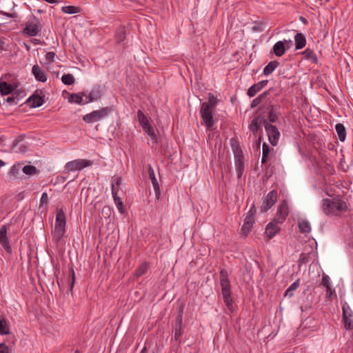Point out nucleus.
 I'll list each match as a JSON object with an SVG mask.
<instances>
[{"label": "nucleus", "instance_id": "4", "mask_svg": "<svg viewBox=\"0 0 353 353\" xmlns=\"http://www.w3.org/2000/svg\"><path fill=\"white\" fill-rule=\"evenodd\" d=\"M234 157L237 178H241L244 171V157L241 146L236 139L232 138L230 141Z\"/></svg>", "mask_w": 353, "mask_h": 353}, {"label": "nucleus", "instance_id": "2", "mask_svg": "<svg viewBox=\"0 0 353 353\" xmlns=\"http://www.w3.org/2000/svg\"><path fill=\"white\" fill-rule=\"evenodd\" d=\"M220 285L221 287V294L223 296V302L225 304L228 310L233 313L234 311V301L232 297L231 285L230 281L228 279V272L227 270L222 268L220 270Z\"/></svg>", "mask_w": 353, "mask_h": 353}, {"label": "nucleus", "instance_id": "12", "mask_svg": "<svg viewBox=\"0 0 353 353\" xmlns=\"http://www.w3.org/2000/svg\"><path fill=\"white\" fill-rule=\"evenodd\" d=\"M343 310V321L344 327L346 330L353 329V313L347 303H345L342 307Z\"/></svg>", "mask_w": 353, "mask_h": 353}, {"label": "nucleus", "instance_id": "3", "mask_svg": "<svg viewBox=\"0 0 353 353\" xmlns=\"http://www.w3.org/2000/svg\"><path fill=\"white\" fill-rule=\"evenodd\" d=\"M322 210L326 215H338L345 212L348 208L346 202L336 196L332 199H324L322 201Z\"/></svg>", "mask_w": 353, "mask_h": 353}, {"label": "nucleus", "instance_id": "5", "mask_svg": "<svg viewBox=\"0 0 353 353\" xmlns=\"http://www.w3.org/2000/svg\"><path fill=\"white\" fill-rule=\"evenodd\" d=\"M65 213L63 210H60L57 213L54 229L52 231L53 238L57 244L63 239L65 233Z\"/></svg>", "mask_w": 353, "mask_h": 353}, {"label": "nucleus", "instance_id": "27", "mask_svg": "<svg viewBox=\"0 0 353 353\" xmlns=\"http://www.w3.org/2000/svg\"><path fill=\"white\" fill-rule=\"evenodd\" d=\"M298 225L301 233H310L311 232V226L310 222L307 220H299Z\"/></svg>", "mask_w": 353, "mask_h": 353}, {"label": "nucleus", "instance_id": "49", "mask_svg": "<svg viewBox=\"0 0 353 353\" xmlns=\"http://www.w3.org/2000/svg\"><path fill=\"white\" fill-rule=\"evenodd\" d=\"M299 282H300V279H298L293 283H292L288 288V292H292V291L296 290L299 286Z\"/></svg>", "mask_w": 353, "mask_h": 353}, {"label": "nucleus", "instance_id": "50", "mask_svg": "<svg viewBox=\"0 0 353 353\" xmlns=\"http://www.w3.org/2000/svg\"><path fill=\"white\" fill-rule=\"evenodd\" d=\"M321 284L325 286V288H327V286H331L330 285V277L326 275V274H324L322 277V281H321Z\"/></svg>", "mask_w": 353, "mask_h": 353}, {"label": "nucleus", "instance_id": "24", "mask_svg": "<svg viewBox=\"0 0 353 353\" xmlns=\"http://www.w3.org/2000/svg\"><path fill=\"white\" fill-rule=\"evenodd\" d=\"M10 333L8 321L3 315L0 314V334L8 335Z\"/></svg>", "mask_w": 353, "mask_h": 353}, {"label": "nucleus", "instance_id": "6", "mask_svg": "<svg viewBox=\"0 0 353 353\" xmlns=\"http://www.w3.org/2000/svg\"><path fill=\"white\" fill-rule=\"evenodd\" d=\"M112 112L110 107L101 108L99 110H94L83 117V120L87 123H92L99 121L107 117Z\"/></svg>", "mask_w": 353, "mask_h": 353}, {"label": "nucleus", "instance_id": "36", "mask_svg": "<svg viewBox=\"0 0 353 353\" xmlns=\"http://www.w3.org/2000/svg\"><path fill=\"white\" fill-rule=\"evenodd\" d=\"M81 9L79 7L74 6H66L61 8V11L67 14H77L81 12Z\"/></svg>", "mask_w": 353, "mask_h": 353}, {"label": "nucleus", "instance_id": "40", "mask_svg": "<svg viewBox=\"0 0 353 353\" xmlns=\"http://www.w3.org/2000/svg\"><path fill=\"white\" fill-rule=\"evenodd\" d=\"M69 282H70V291L71 293H72L73 287L75 283V273L74 270L73 269V267L72 266L70 268V278H69Z\"/></svg>", "mask_w": 353, "mask_h": 353}, {"label": "nucleus", "instance_id": "14", "mask_svg": "<svg viewBox=\"0 0 353 353\" xmlns=\"http://www.w3.org/2000/svg\"><path fill=\"white\" fill-rule=\"evenodd\" d=\"M279 223L276 219H274L266 225L265 234L268 237V241L272 239L281 230L278 226Z\"/></svg>", "mask_w": 353, "mask_h": 353}, {"label": "nucleus", "instance_id": "7", "mask_svg": "<svg viewBox=\"0 0 353 353\" xmlns=\"http://www.w3.org/2000/svg\"><path fill=\"white\" fill-rule=\"evenodd\" d=\"M42 30V25L36 17H33V21H28L23 30V33L28 37L37 36Z\"/></svg>", "mask_w": 353, "mask_h": 353}, {"label": "nucleus", "instance_id": "34", "mask_svg": "<svg viewBox=\"0 0 353 353\" xmlns=\"http://www.w3.org/2000/svg\"><path fill=\"white\" fill-rule=\"evenodd\" d=\"M102 96L101 92L99 89H93L90 92V100L85 101V103H91L101 99Z\"/></svg>", "mask_w": 353, "mask_h": 353}, {"label": "nucleus", "instance_id": "11", "mask_svg": "<svg viewBox=\"0 0 353 353\" xmlns=\"http://www.w3.org/2000/svg\"><path fill=\"white\" fill-rule=\"evenodd\" d=\"M265 123H268L266 121L265 117L262 114H257L249 125V129L256 136L259 131L262 132L261 126L262 125L265 126Z\"/></svg>", "mask_w": 353, "mask_h": 353}, {"label": "nucleus", "instance_id": "61", "mask_svg": "<svg viewBox=\"0 0 353 353\" xmlns=\"http://www.w3.org/2000/svg\"><path fill=\"white\" fill-rule=\"evenodd\" d=\"M262 141V137L260 135L258 139L256 140L254 144V147H256V148H260V145H261V142Z\"/></svg>", "mask_w": 353, "mask_h": 353}, {"label": "nucleus", "instance_id": "30", "mask_svg": "<svg viewBox=\"0 0 353 353\" xmlns=\"http://www.w3.org/2000/svg\"><path fill=\"white\" fill-rule=\"evenodd\" d=\"M149 266V263L147 262L141 263L134 271V276L139 278L145 274L147 272Z\"/></svg>", "mask_w": 353, "mask_h": 353}, {"label": "nucleus", "instance_id": "57", "mask_svg": "<svg viewBox=\"0 0 353 353\" xmlns=\"http://www.w3.org/2000/svg\"><path fill=\"white\" fill-rule=\"evenodd\" d=\"M256 212V209L255 207V204L253 203L251 206L249 212H248L247 215L254 216Z\"/></svg>", "mask_w": 353, "mask_h": 353}, {"label": "nucleus", "instance_id": "38", "mask_svg": "<svg viewBox=\"0 0 353 353\" xmlns=\"http://www.w3.org/2000/svg\"><path fill=\"white\" fill-rule=\"evenodd\" d=\"M22 171L27 175H32L39 172L36 167L32 165H25L23 168Z\"/></svg>", "mask_w": 353, "mask_h": 353}, {"label": "nucleus", "instance_id": "25", "mask_svg": "<svg viewBox=\"0 0 353 353\" xmlns=\"http://www.w3.org/2000/svg\"><path fill=\"white\" fill-rule=\"evenodd\" d=\"M272 90V88H270L268 90L265 91L262 94H259L256 98L254 99L251 102L250 108H254L261 103L265 99H267Z\"/></svg>", "mask_w": 353, "mask_h": 353}, {"label": "nucleus", "instance_id": "19", "mask_svg": "<svg viewBox=\"0 0 353 353\" xmlns=\"http://www.w3.org/2000/svg\"><path fill=\"white\" fill-rule=\"evenodd\" d=\"M288 215V205L286 201H283L276 213L277 221L283 223Z\"/></svg>", "mask_w": 353, "mask_h": 353}, {"label": "nucleus", "instance_id": "35", "mask_svg": "<svg viewBox=\"0 0 353 353\" xmlns=\"http://www.w3.org/2000/svg\"><path fill=\"white\" fill-rule=\"evenodd\" d=\"M137 119L142 128L150 123L148 117L141 110H139L137 112Z\"/></svg>", "mask_w": 353, "mask_h": 353}, {"label": "nucleus", "instance_id": "20", "mask_svg": "<svg viewBox=\"0 0 353 353\" xmlns=\"http://www.w3.org/2000/svg\"><path fill=\"white\" fill-rule=\"evenodd\" d=\"M32 73L37 81L43 83L47 81V77L44 71L41 69L39 65L35 64L33 65L32 68Z\"/></svg>", "mask_w": 353, "mask_h": 353}, {"label": "nucleus", "instance_id": "52", "mask_svg": "<svg viewBox=\"0 0 353 353\" xmlns=\"http://www.w3.org/2000/svg\"><path fill=\"white\" fill-rule=\"evenodd\" d=\"M49 201L48 196L46 192H43L41 195V198L40 199V205H43V204H47Z\"/></svg>", "mask_w": 353, "mask_h": 353}, {"label": "nucleus", "instance_id": "29", "mask_svg": "<svg viewBox=\"0 0 353 353\" xmlns=\"http://www.w3.org/2000/svg\"><path fill=\"white\" fill-rule=\"evenodd\" d=\"M83 94L82 92L71 94L68 98V101L75 103L79 105L85 104L83 99Z\"/></svg>", "mask_w": 353, "mask_h": 353}, {"label": "nucleus", "instance_id": "26", "mask_svg": "<svg viewBox=\"0 0 353 353\" xmlns=\"http://www.w3.org/2000/svg\"><path fill=\"white\" fill-rule=\"evenodd\" d=\"M302 54H303V57L306 60L310 61L313 63H318L317 57H316V54L314 53V52L313 51V50H312V49H310L309 48H307L302 52Z\"/></svg>", "mask_w": 353, "mask_h": 353}, {"label": "nucleus", "instance_id": "28", "mask_svg": "<svg viewBox=\"0 0 353 353\" xmlns=\"http://www.w3.org/2000/svg\"><path fill=\"white\" fill-rule=\"evenodd\" d=\"M335 130L336 131L339 139L343 142L346 138V129L343 123H337L335 125Z\"/></svg>", "mask_w": 353, "mask_h": 353}, {"label": "nucleus", "instance_id": "22", "mask_svg": "<svg viewBox=\"0 0 353 353\" xmlns=\"http://www.w3.org/2000/svg\"><path fill=\"white\" fill-rule=\"evenodd\" d=\"M288 50L285 48V46L284 44V41H277L272 48V52L276 56V57H281Z\"/></svg>", "mask_w": 353, "mask_h": 353}, {"label": "nucleus", "instance_id": "39", "mask_svg": "<svg viewBox=\"0 0 353 353\" xmlns=\"http://www.w3.org/2000/svg\"><path fill=\"white\" fill-rule=\"evenodd\" d=\"M260 91H261V90L259 89V88L258 87L256 83H254V85H252L251 87H250L248 88V90L247 91V94L250 97H253L256 94V93H258Z\"/></svg>", "mask_w": 353, "mask_h": 353}, {"label": "nucleus", "instance_id": "45", "mask_svg": "<svg viewBox=\"0 0 353 353\" xmlns=\"http://www.w3.org/2000/svg\"><path fill=\"white\" fill-rule=\"evenodd\" d=\"M3 103H8L10 105H17L19 103L17 101V97L14 96L12 94V96L8 97L6 99H4Z\"/></svg>", "mask_w": 353, "mask_h": 353}, {"label": "nucleus", "instance_id": "48", "mask_svg": "<svg viewBox=\"0 0 353 353\" xmlns=\"http://www.w3.org/2000/svg\"><path fill=\"white\" fill-rule=\"evenodd\" d=\"M7 238V228L6 225H4L0 228V241Z\"/></svg>", "mask_w": 353, "mask_h": 353}, {"label": "nucleus", "instance_id": "46", "mask_svg": "<svg viewBox=\"0 0 353 353\" xmlns=\"http://www.w3.org/2000/svg\"><path fill=\"white\" fill-rule=\"evenodd\" d=\"M252 30L254 32H263V23L261 22H254V25L252 26Z\"/></svg>", "mask_w": 353, "mask_h": 353}, {"label": "nucleus", "instance_id": "47", "mask_svg": "<svg viewBox=\"0 0 353 353\" xmlns=\"http://www.w3.org/2000/svg\"><path fill=\"white\" fill-rule=\"evenodd\" d=\"M117 40L118 42H121L125 39V32L124 30L117 31L116 34Z\"/></svg>", "mask_w": 353, "mask_h": 353}, {"label": "nucleus", "instance_id": "41", "mask_svg": "<svg viewBox=\"0 0 353 353\" xmlns=\"http://www.w3.org/2000/svg\"><path fill=\"white\" fill-rule=\"evenodd\" d=\"M310 260V254L302 253L299 259V265L301 266L303 264H306Z\"/></svg>", "mask_w": 353, "mask_h": 353}, {"label": "nucleus", "instance_id": "18", "mask_svg": "<svg viewBox=\"0 0 353 353\" xmlns=\"http://www.w3.org/2000/svg\"><path fill=\"white\" fill-rule=\"evenodd\" d=\"M279 108V105H273L269 103L266 106V110L268 111V116L266 121L270 123H276L279 121V116L276 114V110Z\"/></svg>", "mask_w": 353, "mask_h": 353}, {"label": "nucleus", "instance_id": "33", "mask_svg": "<svg viewBox=\"0 0 353 353\" xmlns=\"http://www.w3.org/2000/svg\"><path fill=\"white\" fill-rule=\"evenodd\" d=\"M143 131L150 137L151 139L153 141L154 143H157V137L154 132V130L152 125L149 123L146 126H144L143 128Z\"/></svg>", "mask_w": 353, "mask_h": 353}, {"label": "nucleus", "instance_id": "16", "mask_svg": "<svg viewBox=\"0 0 353 353\" xmlns=\"http://www.w3.org/2000/svg\"><path fill=\"white\" fill-rule=\"evenodd\" d=\"M44 96H41L39 94H32L25 102L30 108H39L41 106L45 101L43 99Z\"/></svg>", "mask_w": 353, "mask_h": 353}, {"label": "nucleus", "instance_id": "17", "mask_svg": "<svg viewBox=\"0 0 353 353\" xmlns=\"http://www.w3.org/2000/svg\"><path fill=\"white\" fill-rule=\"evenodd\" d=\"M17 85L16 83L10 84L6 81H3V77L0 80V94L2 96L8 95L12 94V92L17 89Z\"/></svg>", "mask_w": 353, "mask_h": 353}, {"label": "nucleus", "instance_id": "59", "mask_svg": "<svg viewBox=\"0 0 353 353\" xmlns=\"http://www.w3.org/2000/svg\"><path fill=\"white\" fill-rule=\"evenodd\" d=\"M4 38H0V50L1 51H6L7 50L6 48V44L4 41Z\"/></svg>", "mask_w": 353, "mask_h": 353}, {"label": "nucleus", "instance_id": "1", "mask_svg": "<svg viewBox=\"0 0 353 353\" xmlns=\"http://www.w3.org/2000/svg\"><path fill=\"white\" fill-rule=\"evenodd\" d=\"M218 103L217 98L211 92L208 94V102L201 103L200 114L204 124L210 130H214L216 120L213 117V112Z\"/></svg>", "mask_w": 353, "mask_h": 353}, {"label": "nucleus", "instance_id": "62", "mask_svg": "<svg viewBox=\"0 0 353 353\" xmlns=\"http://www.w3.org/2000/svg\"><path fill=\"white\" fill-rule=\"evenodd\" d=\"M332 295V291L331 286H327L326 288V296L327 298L330 299Z\"/></svg>", "mask_w": 353, "mask_h": 353}, {"label": "nucleus", "instance_id": "23", "mask_svg": "<svg viewBox=\"0 0 353 353\" xmlns=\"http://www.w3.org/2000/svg\"><path fill=\"white\" fill-rule=\"evenodd\" d=\"M295 48L300 50L303 48L306 45V38L302 33H296L294 36Z\"/></svg>", "mask_w": 353, "mask_h": 353}, {"label": "nucleus", "instance_id": "63", "mask_svg": "<svg viewBox=\"0 0 353 353\" xmlns=\"http://www.w3.org/2000/svg\"><path fill=\"white\" fill-rule=\"evenodd\" d=\"M283 41H284V44H285V48L287 49H289L291 47V46L292 45V41L290 39H289V40H285V39Z\"/></svg>", "mask_w": 353, "mask_h": 353}, {"label": "nucleus", "instance_id": "43", "mask_svg": "<svg viewBox=\"0 0 353 353\" xmlns=\"http://www.w3.org/2000/svg\"><path fill=\"white\" fill-rule=\"evenodd\" d=\"M19 170H20V165H14L13 166H12V168L9 172V174L14 176V178H17L18 175L19 174Z\"/></svg>", "mask_w": 353, "mask_h": 353}, {"label": "nucleus", "instance_id": "21", "mask_svg": "<svg viewBox=\"0 0 353 353\" xmlns=\"http://www.w3.org/2000/svg\"><path fill=\"white\" fill-rule=\"evenodd\" d=\"M254 223V216L247 215L245 219L244 223L241 228V231L243 233H249L252 230Z\"/></svg>", "mask_w": 353, "mask_h": 353}, {"label": "nucleus", "instance_id": "15", "mask_svg": "<svg viewBox=\"0 0 353 353\" xmlns=\"http://www.w3.org/2000/svg\"><path fill=\"white\" fill-rule=\"evenodd\" d=\"M148 176L149 179L151 180L154 192H155V196L157 199H159L161 194V190L160 187L159 185V183L157 181V179L155 176L154 171L150 164L148 165Z\"/></svg>", "mask_w": 353, "mask_h": 353}, {"label": "nucleus", "instance_id": "51", "mask_svg": "<svg viewBox=\"0 0 353 353\" xmlns=\"http://www.w3.org/2000/svg\"><path fill=\"white\" fill-rule=\"evenodd\" d=\"M102 214L109 218L111 214V208L108 205L104 206L102 209Z\"/></svg>", "mask_w": 353, "mask_h": 353}, {"label": "nucleus", "instance_id": "42", "mask_svg": "<svg viewBox=\"0 0 353 353\" xmlns=\"http://www.w3.org/2000/svg\"><path fill=\"white\" fill-rule=\"evenodd\" d=\"M0 243L8 253L10 254L12 252V248L10 246L8 238L1 240Z\"/></svg>", "mask_w": 353, "mask_h": 353}, {"label": "nucleus", "instance_id": "8", "mask_svg": "<svg viewBox=\"0 0 353 353\" xmlns=\"http://www.w3.org/2000/svg\"><path fill=\"white\" fill-rule=\"evenodd\" d=\"M278 193L276 190L269 192L263 198L262 204L260 207V211L262 213L268 212L276 203L277 200Z\"/></svg>", "mask_w": 353, "mask_h": 353}, {"label": "nucleus", "instance_id": "32", "mask_svg": "<svg viewBox=\"0 0 353 353\" xmlns=\"http://www.w3.org/2000/svg\"><path fill=\"white\" fill-rule=\"evenodd\" d=\"M113 199H114V202L115 203V205H117V208L119 210V212L123 214L125 212V208H124V205L123 203V201L121 199V197L119 196V195H117V194L116 192H113Z\"/></svg>", "mask_w": 353, "mask_h": 353}, {"label": "nucleus", "instance_id": "44", "mask_svg": "<svg viewBox=\"0 0 353 353\" xmlns=\"http://www.w3.org/2000/svg\"><path fill=\"white\" fill-rule=\"evenodd\" d=\"M12 94L17 97V101L19 103L20 100L26 96V92L23 90H15Z\"/></svg>", "mask_w": 353, "mask_h": 353}, {"label": "nucleus", "instance_id": "58", "mask_svg": "<svg viewBox=\"0 0 353 353\" xmlns=\"http://www.w3.org/2000/svg\"><path fill=\"white\" fill-rule=\"evenodd\" d=\"M268 83V80H263L258 83H256V85L259 88V89L261 90L263 88H265L267 84Z\"/></svg>", "mask_w": 353, "mask_h": 353}, {"label": "nucleus", "instance_id": "64", "mask_svg": "<svg viewBox=\"0 0 353 353\" xmlns=\"http://www.w3.org/2000/svg\"><path fill=\"white\" fill-rule=\"evenodd\" d=\"M115 184V185L119 187L121 183V177H117L112 181Z\"/></svg>", "mask_w": 353, "mask_h": 353}, {"label": "nucleus", "instance_id": "10", "mask_svg": "<svg viewBox=\"0 0 353 353\" xmlns=\"http://www.w3.org/2000/svg\"><path fill=\"white\" fill-rule=\"evenodd\" d=\"M265 130L267 132L270 144L273 146L277 145L280 138V132L276 126L270 123L269 122L265 123Z\"/></svg>", "mask_w": 353, "mask_h": 353}, {"label": "nucleus", "instance_id": "31", "mask_svg": "<svg viewBox=\"0 0 353 353\" xmlns=\"http://www.w3.org/2000/svg\"><path fill=\"white\" fill-rule=\"evenodd\" d=\"M279 65L277 61H270L263 69V74L268 76Z\"/></svg>", "mask_w": 353, "mask_h": 353}, {"label": "nucleus", "instance_id": "9", "mask_svg": "<svg viewBox=\"0 0 353 353\" xmlns=\"http://www.w3.org/2000/svg\"><path fill=\"white\" fill-rule=\"evenodd\" d=\"M93 162L87 159H77L70 161L65 166V171L69 172L70 171L81 170L84 168L92 165Z\"/></svg>", "mask_w": 353, "mask_h": 353}, {"label": "nucleus", "instance_id": "37", "mask_svg": "<svg viewBox=\"0 0 353 353\" xmlns=\"http://www.w3.org/2000/svg\"><path fill=\"white\" fill-rule=\"evenodd\" d=\"M62 82L67 85H70L74 83L75 79L72 74H64L61 77Z\"/></svg>", "mask_w": 353, "mask_h": 353}, {"label": "nucleus", "instance_id": "55", "mask_svg": "<svg viewBox=\"0 0 353 353\" xmlns=\"http://www.w3.org/2000/svg\"><path fill=\"white\" fill-rule=\"evenodd\" d=\"M25 134H20L19 136H18L13 141L12 143V146L13 147H15L16 145H17L21 141H23V139H24L25 137Z\"/></svg>", "mask_w": 353, "mask_h": 353}, {"label": "nucleus", "instance_id": "13", "mask_svg": "<svg viewBox=\"0 0 353 353\" xmlns=\"http://www.w3.org/2000/svg\"><path fill=\"white\" fill-rule=\"evenodd\" d=\"M182 324H183V309H181L177 314L175 320V324L172 327V332L174 333V340L179 343H181V337L182 336Z\"/></svg>", "mask_w": 353, "mask_h": 353}, {"label": "nucleus", "instance_id": "56", "mask_svg": "<svg viewBox=\"0 0 353 353\" xmlns=\"http://www.w3.org/2000/svg\"><path fill=\"white\" fill-rule=\"evenodd\" d=\"M9 347L4 343H0V353H8Z\"/></svg>", "mask_w": 353, "mask_h": 353}, {"label": "nucleus", "instance_id": "54", "mask_svg": "<svg viewBox=\"0 0 353 353\" xmlns=\"http://www.w3.org/2000/svg\"><path fill=\"white\" fill-rule=\"evenodd\" d=\"M270 148L266 143H263L262 154L269 156Z\"/></svg>", "mask_w": 353, "mask_h": 353}, {"label": "nucleus", "instance_id": "53", "mask_svg": "<svg viewBox=\"0 0 353 353\" xmlns=\"http://www.w3.org/2000/svg\"><path fill=\"white\" fill-rule=\"evenodd\" d=\"M55 55H56L55 52H48L46 54V59L48 62H53L54 59V57H55Z\"/></svg>", "mask_w": 353, "mask_h": 353}, {"label": "nucleus", "instance_id": "60", "mask_svg": "<svg viewBox=\"0 0 353 353\" xmlns=\"http://www.w3.org/2000/svg\"><path fill=\"white\" fill-rule=\"evenodd\" d=\"M119 187L115 185L114 183H112L111 190L112 194L113 195V192H116L117 194L119 193Z\"/></svg>", "mask_w": 353, "mask_h": 353}]
</instances>
